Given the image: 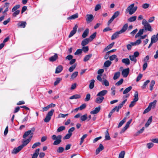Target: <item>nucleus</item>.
Instances as JSON below:
<instances>
[{
  "mask_svg": "<svg viewBox=\"0 0 158 158\" xmlns=\"http://www.w3.org/2000/svg\"><path fill=\"white\" fill-rule=\"evenodd\" d=\"M142 24L144 26L143 29L146 31H152V29L150 24L148 22L146 19H143L142 21Z\"/></svg>",
  "mask_w": 158,
  "mask_h": 158,
  "instance_id": "obj_1",
  "label": "nucleus"
},
{
  "mask_svg": "<svg viewBox=\"0 0 158 158\" xmlns=\"http://www.w3.org/2000/svg\"><path fill=\"white\" fill-rule=\"evenodd\" d=\"M52 138L53 140H55L53 143L54 145H57L59 144L61 142L62 136L59 135L57 136L54 135L52 136Z\"/></svg>",
  "mask_w": 158,
  "mask_h": 158,
  "instance_id": "obj_2",
  "label": "nucleus"
},
{
  "mask_svg": "<svg viewBox=\"0 0 158 158\" xmlns=\"http://www.w3.org/2000/svg\"><path fill=\"white\" fill-rule=\"evenodd\" d=\"M134 3L132 4L127 9L126 11L128 12L130 15H132L136 10L137 7V6H134Z\"/></svg>",
  "mask_w": 158,
  "mask_h": 158,
  "instance_id": "obj_3",
  "label": "nucleus"
},
{
  "mask_svg": "<svg viewBox=\"0 0 158 158\" xmlns=\"http://www.w3.org/2000/svg\"><path fill=\"white\" fill-rule=\"evenodd\" d=\"M134 97V98L133 100L132 101L129 105V107H133L136 104V102L139 100L138 92L136 91L135 92Z\"/></svg>",
  "mask_w": 158,
  "mask_h": 158,
  "instance_id": "obj_4",
  "label": "nucleus"
},
{
  "mask_svg": "<svg viewBox=\"0 0 158 158\" xmlns=\"http://www.w3.org/2000/svg\"><path fill=\"white\" fill-rule=\"evenodd\" d=\"M54 112V110L53 109L48 112L46 116V118L44 119V121L45 122L47 123L50 121L51 119V117L53 115Z\"/></svg>",
  "mask_w": 158,
  "mask_h": 158,
  "instance_id": "obj_5",
  "label": "nucleus"
},
{
  "mask_svg": "<svg viewBox=\"0 0 158 158\" xmlns=\"http://www.w3.org/2000/svg\"><path fill=\"white\" fill-rule=\"evenodd\" d=\"M35 130V128L33 127L31 128V130H28L26 131L23 135V138H25L27 136L30 135L31 137L30 138H31V139L32 137V136L33 134V132Z\"/></svg>",
  "mask_w": 158,
  "mask_h": 158,
  "instance_id": "obj_6",
  "label": "nucleus"
},
{
  "mask_svg": "<svg viewBox=\"0 0 158 158\" xmlns=\"http://www.w3.org/2000/svg\"><path fill=\"white\" fill-rule=\"evenodd\" d=\"M120 14V12L119 11H116L115 12L113 15L112 17L110 19L108 22V25H109L114 20V19L119 16Z\"/></svg>",
  "mask_w": 158,
  "mask_h": 158,
  "instance_id": "obj_7",
  "label": "nucleus"
},
{
  "mask_svg": "<svg viewBox=\"0 0 158 158\" xmlns=\"http://www.w3.org/2000/svg\"><path fill=\"white\" fill-rule=\"evenodd\" d=\"M78 26L76 24L73 27V30L71 31L69 35V37L70 38L76 32Z\"/></svg>",
  "mask_w": 158,
  "mask_h": 158,
  "instance_id": "obj_8",
  "label": "nucleus"
},
{
  "mask_svg": "<svg viewBox=\"0 0 158 158\" xmlns=\"http://www.w3.org/2000/svg\"><path fill=\"white\" fill-rule=\"evenodd\" d=\"M129 73V68H127L123 70L122 71V74L124 77H126L128 75Z\"/></svg>",
  "mask_w": 158,
  "mask_h": 158,
  "instance_id": "obj_9",
  "label": "nucleus"
},
{
  "mask_svg": "<svg viewBox=\"0 0 158 158\" xmlns=\"http://www.w3.org/2000/svg\"><path fill=\"white\" fill-rule=\"evenodd\" d=\"M23 148L21 145H20L17 148H15L13 150L12 153L15 154H17Z\"/></svg>",
  "mask_w": 158,
  "mask_h": 158,
  "instance_id": "obj_10",
  "label": "nucleus"
},
{
  "mask_svg": "<svg viewBox=\"0 0 158 158\" xmlns=\"http://www.w3.org/2000/svg\"><path fill=\"white\" fill-rule=\"evenodd\" d=\"M86 17V20L88 23L92 22L94 19L93 15L91 14L87 15Z\"/></svg>",
  "mask_w": 158,
  "mask_h": 158,
  "instance_id": "obj_11",
  "label": "nucleus"
},
{
  "mask_svg": "<svg viewBox=\"0 0 158 158\" xmlns=\"http://www.w3.org/2000/svg\"><path fill=\"white\" fill-rule=\"evenodd\" d=\"M104 99V97L98 96V97L96 98L95 102L97 103L100 104L102 102Z\"/></svg>",
  "mask_w": 158,
  "mask_h": 158,
  "instance_id": "obj_12",
  "label": "nucleus"
},
{
  "mask_svg": "<svg viewBox=\"0 0 158 158\" xmlns=\"http://www.w3.org/2000/svg\"><path fill=\"white\" fill-rule=\"evenodd\" d=\"M107 93V91L106 90H103L99 92L97 95V96L103 97Z\"/></svg>",
  "mask_w": 158,
  "mask_h": 158,
  "instance_id": "obj_13",
  "label": "nucleus"
},
{
  "mask_svg": "<svg viewBox=\"0 0 158 158\" xmlns=\"http://www.w3.org/2000/svg\"><path fill=\"white\" fill-rule=\"evenodd\" d=\"M104 148L103 145L102 144H100L99 147L96 150V154L97 155L99 154L100 152Z\"/></svg>",
  "mask_w": 158,
  "mask_h": 158,
  "instance_id": "obj_14",
  "label": "nucleus"
},
{
  "mask_svg": "<svg viewBox=\"0 0 158 158\" xmlns=\"http://www.w3.org/2000/svg\"><path fill=\"white\" fill-rule=\"evenodd\" d=\"M101 108L100 106H98L95 108L93 110L91 111L90 113L92 114H96L98 113L100 110Z\"/></svg>",
  "mask_w": 158,
  "mask_h": 158,
  "instance_id": "obj_15",
  "label": "nucleus"
},
{
  "mask_svg": "<svg viewBox=\"0 0 158 158\" xmlns=\"http://www.w3.org/2000/svg\"><path fill=\"white\" fill-rule=\"evenodd\" d=\"M128 27V24H125L123 26L121 29L119 31V33L122 34L125 32Z\"/></svg>",
  "mask_w": 158,
  "mask_h": 158,
  "instance_id": "obj_16",
  "label": "nucleus"
},
{
  "mask_svg": "<svg viewBox=\"0 0 158 158\" xmlns=\"http://www.w3.org/2000/svg\"><path fill=\"white\" fill-rule=\"evenodd\" d=\"M127 101V99H125L123 100L120 104L118 106H115L117 109V110L119 111V109H120L123 106L124 104Z\"/></svg>",
  "mask_w": 158,
  "mask_h": 158,
  "instance_id": "obj_17",
  "label": "nucleus"
},
{
  "mask_svg": "<svg viewBox=\"0 0 158 158\" xmlns=\"http://www.w3.org/2000/svg\"><path fill=\"white\" fill-rule=\"evenodd\" d=\"M90 41L88 38L85 39L82 41L81 45L82 46H84L87 44Z\"/></svg>",
  "mask_w": 158,
  "mask_h": 158,
  "instance_id": "obj_18",
  "label": "nucleus"
},
{
  "mask_svg": "<svg viewBox=\"0 0 158 158\" xmlns=\"http://www.w3.org/2000/svg\"><path fill=\"white\" fill-rule=\"evenodd\" d=\"M40 148H38L35 150V152L32 155L31 158H37L40 152Z\"/></svg>",
  "mask_w": 158,
  "mask_h": 158,
  "instance_id": "obj_19",
  "label": "nucleus"
},
{
  "mask_svg": "<svg viewBox=\"0 0 158 158\" xmlns=\"http://www.w3.org/2000/svg\"><path fill=\"white\" fill-rule=\"evenodd\" d=\"M27 24L26 22L24 21H19L18 24L19 27L24 28Z\"/></svg>",
  "mask_w": 158,
  "mask_h": 158,
  "instance_id": "obj_20",
  "label": "nucleus"
},
{
  "mask_svg": "<svg viewBox=\"0 0 158 158\" xmlns=\"http://www.w3.org/2000/svg\"><path fill=\"white\" fill-rule=\"evenodd\" d=\"M157 102V101L156 100H154L153 102L150 103L148 106L151 109V108H154Z\"/></svg>",
  "mask_w": 158,
  "mask_h": 158,
  "instance_id": "obj_21",
  "label": "nucleus"
},
{
  "mask_svg": "<svg viewBox=\"0 0 158 158\" xmlns=\"http://www.w3.org/2000/svg\"><path fill=\"white\" fill-rule=\"evenodd\" d=\"M31 138H29L25 140H24L23 142V144L21 146L23 148L25 146H26L30 141Z\"/></svg>",
  "mask_w": 158,
  "mask_h": 158,
  "instance_id": "obj_22",
  "label": "nucleus"
},
{
  "mask_svg": "<svg viewBox=\"0 0 158 158\" xmlns=\"http://www.w3.org/2000/svg\"><path fill=\"white\" fill-rule=\"evenodd\" d=\"M122 63L126 65H128L130 64V61L128 58H124L122 60Z\"/></svg>",
  "mask_w": 158,
  "mask_h": 158,
  "instance_id": "obj_23",
  "label": "nucleus"
},
{
  "mask_svg": "<svg viewBox=\"0 0 158 158\" xmlns=\"http://www.w3.org/2000/svg\"><path fill=\"white\" fill-rule=\"evenodd\" d=\"M63 70V67L61 65H59L57 66L56 68L55 73H60Z\"/></svg>",
  "mask_w": 158,
  "mask_h": 158,
  "instance_id": "obj_24",
  "label": "nucleus"
},
{
  "mask_svg": "<svg viewBox=\"0 0 158 158\" xmlns=\"http://www.w3.org/2000/svg\"><path fill=\"white\" fill-rule=\"evenodd\" d=\"M58 57L57 54L56 53L53 56L49 58V60L50 61H54L58 58Z\"/></svg>",
  "mask_w": 158,
  "mask_h": 158,
  "instance_id": "obj_25",
  "label": "nucleus"
},
{
  "mask_svg": "<svg viewBox=\"0 0 158 158\" xmlns=\"http://www.w3.org/2000/svg\"><path fill=\"white\" fill-rule=\"evenodd\" d=\"M121 34V33H119V31H117L114 33L111 36V40H114L118 37V35Z\"/></svg>",
  "mask_w": 158,
  "mask_h": 158,
  "instance_id": "obj_26",
  "label": "nucleus"
},
{
  "mask_svg": "<svg viewBox=\"0 0 158 158\" xmlns=\"http://www.w3.org/2000/svg\"><path fill=\"white\" fill-rule=\"evenodd\" d=\"M89 29L88 28H86L84 31L82 35V37L84 38H85L89 34Z\"/></svg>",
  "mask_w": 158,
  "mask_h": 158,
  "instance_id": "obj_27",
  "label": "nucleus"
},
{
  "mask_svg": "<svg viewBox=\"0 0 158 158\" xmlns=\"http://www.w3.org/2000/svg\"><path fill=\"white\" fill-rule=\"evenodd\" d=\"M115 111L116 112H118L119 111L118 110H117V109L115 107L113 109L111 110V111L109 113V114L108 117L109 118H110L112 115L113 113Z\"/></svg>",
  "mask_w": 158,
  "mask_h": 158,
  "instance_id": "obj_28",
  "label": "nucleus"
},
{
  "mask_svg": "<svg viewBox=\"0 0 158 158\" xmlns=\"http://www.w3.org/2000/svg\"><path fill=\"white\" fill-rule=\"evenodd\" d=\"M152 121V116H150L148 118L147 122L145 124V127H147L149 126Z\"/></svg>",
  "mask_w": 158,
  "mask_h": 158,
  "instance_id": "obj_29",
  "label": "nucleus"
},
{
  "mask_svg": "<svg viewBox=\"0 0 158 158\" xmlns=\"http://www.w3.org/2000/svg\"><path fill=\"white\" fill-rule=\"evenodd\" d=\"M90 82L89 88L90 89H92L94 88V86L95 80L94 79H92L91 80Z\"/></svg>",
  "mask_w": 158,
  "mask_h": 158,
  "instance_id": "obj_30",
  "label": "nucleus"
},
{
  "mask_svg": "<svg viewBox=\"0 0 158 158\" xmlns=\"http://www.w3.org/2000/svg\"><path fill=\"white\" fill-rule=\"evenodd\" d=\"M110 139V137L109 135L108 130L107 129L105 133V140H109Z\"/></svg>",
  "mask_w": 158,
  "mask_h": 158,
  "instance_id": "obj_31",
  "label": "nucleus"
},
{
  "mask_svg": "<svg viewBox=\"0 0 158 158\" xmlns=\"http://www.w3.org/2000/svg\"><path fill=\"white\" fill-rule=\"evenodd\" d=\"M78 13H76L72 15L71 16L69 17L68 18V19H75L77 18L78 17Z\"/></svg>",
  "mask_w": 158,
  "mask_h": 158,
  "instance_id": "obj_32",
  "label": "nucleus"
},
{
  "mask_svg": "<svg viewBox=\"0 0 158 158\" xmlns=\"http://www.w3.org/2000/svg\"><path fill=\"white\" fill-rule=\"evenodd\" d=\"M87 115L86 114L80 117V120L81 121H84L87 119Z\"/></svg>",
  "mask_w": 158,
  "mask_h": 158,
  "instance_id": "obj_33",
  "label": "nucleus"
},
{
  "mask_svg": "<svg viewBox=\"0 0 158 158\" xmlns=\"http://www.w3.org/2000/svg\"><path fill=\"white\" fill-rule=\"evenodd\" d=\"M144 29H140L138 33L135 35V37L137 38L143 34Z\"/></svg>",
  "mask_w": 158,
  "mask_h": 158,
  "instance_id": "obj_34",
  "label": "nucleus"
},
{
  "mask_svg": "<svg viewBox=\"0 0 158 158\" xmlns=\"http://www.w3.org/2000/svg\"><path fill=\"white\" fill-rule=\"evenodd\" d=\"M81 98V96L78 94H75L74 95H73L72 96L70 97L69 98V99H77L79 98Z\"/></svg>",
  "mask_w": 158,
  "mask_h": 158,
  "instance_id": "obj_35",
  "label": "nucleus"
},
{
  "mask_svg": "<svg viewBox=\"0 0 158 158\" xmlns=\"http://www.w3.org/2000/svg\"><path fill=\"white\" fill-rule=\"evenodd\" d=\"M92 54H89L85 56L84 59V61H86L89 60L90 58L92 56Z\"/></svg>",
  "mask_w": 158,
  "mask_h": 158,
  "instance_id": "obj_36",
  "label": "nucleus"
},
{
  "mask_svg": "<svg viewBox=\"0 0 158 158\" xmlns=\"http://www.w3.org/2000/svg\"><path fill=\"white\" fill-rule=\"evenodd\" d=\"M96 32H95L91 35L89 38H88L90 42H91L96 36Z\"/></svg>",
  "mask_w": 158,
  "mask_h": 158,
  "instance_id": "obj_37",
  "label": "nucleus"
},
{
  "mask_svg": "<svg viewBox=\"0 0 158 158\" xmlns=\"http://www.w3.org/2000/svg\"><path fill=\"white\" fill-rule=\"evenodd\" d=\"M111 64V62L109 60H107L105 62L104 64V66L106 67H108Z\"/></svg>",
  "mask_w": 158,
  "mask_h": 158,
  "instance_id": "obj_38",
  "label": "nucleus"
},
{
  "mask_svg": "<svg viewBox=\"0 0 158 158\" xmlns=\"http://www.w3.org/2000/svg\"><path fill=\"white\" fill-rule=\"evenodd\" d=\"M87 134H85L83 135L81 138V141L80 143V145H81L84 142V139L87 137Z\"/></svg>",
  "mask_w": 158,
  "mask_h": 158,
  "instance_id": "obj_39",
  "label": "nucleus"
},
{
  "mask_svg": "<svg viewBox=\"0 0 158 158\" xmlns=\"http://www.w3.org/2000/svg\"><path fill=\"white\" fill-rule=\"evenodd\" d=\"M120 73L119 72H118L115 73L113 77V79L114 80L118 79L120 76Z\"/></svg>",
  "mask_w": 158,
  "mask_h": 158,
  "instance_id": "obj_40",
  "label": "nucleus"
},
{
  "mask_svg": "<svg viewBox=\"0 0 158 158\" xmlns=\"http://www.w3.org/2000/svg\"><path fill=\"white\" fill-rule=\"evenodd\" d=\"M129 57L130 60L131 61L134 62V63H135L137 62V59L136 58L133 56V55H130L129 56Z\"/></svg>",
  "mask_w": 158,
  "mask_h": 158,
  "instance_id": "obj_41",
  "label": "nucleus"
},
{
  "mask_svg": "<svg viewBox=\"0 0 158 158\" xmlns=\"http://www.w3.org/2000/svg\"><path fill=\"white\" fill-rule=\"evenodd\" d=\"M126 117H125L122 121H121L120 122V123H119L118 125V128H119L122 126V125L126 122Z\"/></svg>",
  "mask_w": 158,
  "mask_h": 158,
  "instance_id": "obj_42",
  "label": "nucleus"
},
{
  "mask_svg": "<svg viewBox=\"0 0 158 158\" xmlns=\"http://www.w3.org/2000/svg\"><path fill=\"white\" fill-rule=\"evenodd\" d=\"M132 89L131 86H129L126 88L123 92V94H125L128 93Z\"/></svg>",
  "mask_w": 158,
  "mask_h": 158,
  "instance_id": "obj_43",
  "label": "nucleus"
},
{
  "mask_svg": "<svg viewBox=\"0 0 158 158\" xmlns=\"http://www.w3.org/2000/svg\"><path fill=\"white\" fill-rule=\"evenodd\" d=\"M114 42L112 43L111 44L108 45L105 48V50L106 51H107V50H108L110 49L114 45Z\"/></svg>",
  "mask_w": 158,
  "mask_h": 158,
  "instance_id": "obj_44",
  "label": "nucleus"
},
{
  "mask_svg": "<svg viewBox=\"0 0 158 158\" xmlns=\"http://www.w3.org/2000/svg\"><path fill=\"white\" fill-rule=\"evenodd\" d=\"M155 84V81L154 80H152L151 81L150 85V90L152 91L153 89V86Z\"/></svg>",
  "mask_w": 158,
  "mask_h": 158,
  "instance_id": "obj_45",
  "label": "nucleus"
},
{
  "mask_svg": "<svg viewBox=\"0 0 158 158\" xmlns=\"http://www.w3.org/2000/svg\"><path fill=\"white\" fill-rule=\"evenodd\" d=\"M141 42V40H138L135 42H132V45H134V46H136L140 44Z\"/></svg>",
  "mask_w": 158,
  "mask_h": 158,
  "instance_id": "obj_46",
  "label": "nucleus"
},
{
  "mask_svg": "<svg viewBox=\"0 0 158 158\" xmlns=\"http://www.w3.org/2000/svg\"><path fill=\"white\" fill-rule=\"evenodd\" d=\"M137 17L136 16L131 17L128 19V21L130 22L135 21Z\"/></svg>",
  "mask_w": 158,
  "mask_h": 158,
  "instance_id": "obj_47",
  "label": "nucleus"
},
{
  "mask_svg": "<svg viewBox=\"0 0 158 158\" xmlns=\"http://www.w3.org/2000/svg\"><path fill=\"white\" fill-rule=\"evenodd\" d=\"M102 81V85H104L106 86H108L109 85V82L106 79H104Z\"/></svg>",
  "mask_w": 158,
  "mask_h": 158,
  "instance_id": "obj_48",
  "label": "nucleus"
},
{
  "mask_svg": "<svg viewBox=\"0 0 158 158\" xmlns=\"http://www.w3.org/2000/svg\"><path fill=\"white\" fill-rule=\"evenodd\" d=\"M125 154V152L124 151H122L119 155L118 158H124Z\"/></svg>",
  "mask_w": 158,
  "mask_h": 158,
  "instance_id": "obj_49",
  "label": "nucleus"
},
{
  "mask_svg": "<svg viewBox=\"0 0 158 158\" xmlns=\"http://www.w3.org/2000/svg\"><path fill=\"white\" fill-rule=\"evenodd\" d=\"M20 7V5H17L15 6L12 9V11L15 12Z\"/></svg>",
  "mask_w": 158,
  "mask_h": 158,
  "instance_id": "obj_50",
  "label": "nucleus"
},
{
  "mask_svg": "<svg viewBox=\"0 0 158 158\" xmlns=\"http://www.w3.org/2000/svg\"><path fill=\"white\" fill-rule=\"evenodd\" d=\"M150 81L149 80H148L145 81L144 82L143 85L142 86V88L144 89H145L148 85V84L149 83Z\"/></svg>",
  "mask_w": 158,
  "mask_h": 158,
  "instance_id": "obj_51",
  "label": "nucleus"
},
{
  "mask_svg": "<svg viewBox=\"0 0 158 158\" xmlns=\"http://www.w3.org/2000/svg\"><path fill=\"white\" fill-rule=\"evenodd\" d=\"M10 3L8 2H6L5 3V7H6V8L5 9V10L3 12V13H5L7 12L8 10L9 5Z\"/></svg>",
  "mask_w": 158,
  "mask_h": 158,
  "instance_id": "obj_52",
  "label": "nucleus"
},
{
  "mask_svg": "<svg viewBox=\"0 0 158 158\" xmlns=\"http://www.w3.org/2000/svg\"><path fill=\"white\" fill-rule=\"evenodd\" d=\"M62 79L60 78H57L56 79V80L54 83V85L56 86L58 85L61 80Z\"/></svg>",
  "mask_w": 158,
  "mask_h": 158,
  "instance_id": "obj_53",
  "label": "nucleus"
},
{
  "mask_svg": "<svg viewBox=\"0 0 158 158\" xmlns=\"http://www.w3.org/2000/svg\"><path fill=\"white\" fill-rule=\"evenodd\" d=\"M76 66V64H74L73 65H72L71 67H70L69 69V71L70 72H73V70L75 69Z\"/></svg>",
  "mask_w": 158,
  "mask_h": 158,
  "instance_id": "obj_54",
  "label": "nucleus"
},
{
  "mask_svg": "<svg viewBox=\"0 0 158 158\" xmlns=\"http://www.w3.org/2000/svg\"><path fill=\"white\" fill-rule=\"evenodd\" d=\"M144 127H143L142 129H141L140 130L138 131L137 133H135V136H137L139 134L142 133L143 131L144 130Z\"/></svg>",
  "mask_w": 158,
  "mask_h": 158,
  "instance_id": "obj_55",
  "label": "nucleus"
},
{
  "mask_svg": "<svg viewBox=\"0 0 158 158\" xmlns=\"http://www.w3.org/2000/svg\"><path fill=\"white\" fill-rule=\"evenodd\" d=\"M64 150V148L62 147H59L57 150L58 153H60L62 152Z\"/></svg>",
  "mask_w": 158,
  "mask_h": 158,
  "instance_id": "obj_56",
  "label": "nucleus"
},
{
  "mask_svg": "<svg viewBox=\"0 0 158 158\" xmlns=\"http://www.w3.org/2000/svg\"><path fill=\"white\" fill-rule=\"evenodd\" d=\"M90 95L89 94H88L86 95V98L84 100L85 102H88L90 100Z\"/></svg>",
  "mask_w": 158,
  "mask_h": 158,
  "instance_id": "obj_57",
  "label": "nucleus"
},
{
  "mask_svg": "<svg viewBox=\"0 0 158 158\" xmlns=\"http://www.w3.org/2000/svg\"><path fill=\"white\" fill-rule=\"evenodd\" d=\"M78 74V72H75L73 73L71 76V78L72 79L75 78L77 76Z\"/></svg>",
  "mask_w": 158,
  "mask_h": 158,
  "instance_id": "obj_58",
  "label": "nucleus"
},
{
  "mask_svg": "<svg viewBox=\"0 0 158 158\" xmlns=\"http://www.w3.org/2000/svg\"><path fill=\"white\" fill-rule=\"evenodd\" d=\"M65 129V127L64 126H61L58 127L57 130V132H60L64 130Z\"/></svg>",
  "mask_w": 158,
  "mask_h": 158,
  "instance_id": "obj_59",
  "label": "nucleus"
},
{
  "mask_svg": "<svg viewBox=\"0 0 158 158\" xmlns=\"http://www.w3.org/2000/svg\"><path fill=\"white\" fill-rule=\"evenodd\" d=\"M72 135V133H69L67 134L64 137V139H68L70 138Z\"/></svg>",
  "mask_w": 158,
  "mask_h": 158,
  "instance_id": "obj_60",
  "label": "nucleus"
},
{
  "mask_svg": "<svg viewBox=\"0 0 158 158\" xmlns=\"http://www.w3.org/2000/svg\"><path fill=\"white\" fill-rule=\"evenodd\" d=\"M82 49H79L77 50L74 53L75 55H79L81 54L82 52Z\"/></svg>",
  "mask_w": 158,
  "mask_h": 158,
  "instance_id": "obj_61",
  "label": "nucleus"
},
{
  "mask_svg": "<svg viewBox=\"0 0 158 158\" xmlns=\"http://www.w3.org/2000/svg\"><path fill=\"white\" fill-rule=\"evenodd\" d=\"M134 45H132V42H130V44H128L127 45V50L129 51L131 49L132 46H134Z\"/></svg>",
  "mask_w": 158,
  "mask_h": 158,
  "instance_id": "obj_62",
  "label": "nucleus"
},
{
  "mask_svg": "<svg viewBox=\"0 0 158 158\" xmlns=\"http://www.w3.org/2000/svg\"><path fill=\"white\" fill-rule=\"evenodd\" d=\"M123 79H121L120 80L118 81L116 84L115 85L119 86L121 85L123 82Z\"/></svg>",
  "mask_w": 158,
  "mask_h": 158,
  "instance_id": "obj_63",
  "label": "nucleus"
},
{
  "mask_svg": "<svg viewBox=\"0 0 158 158\" xmlns=\"http://www.w3.org/2000/svg\"><path fill=\"white\" fill-rule=\"evenodd\" d=\"M20 12V11L19 10H17L16 11H15L12 15L13 16L15 17H16L17 15L19 14Z\"/></svg>",
  "mask_w": 158,
  "mask_h": 158,
  "instance_id": "obj_64",
  "label": "nucleus"
}]
</instances>
